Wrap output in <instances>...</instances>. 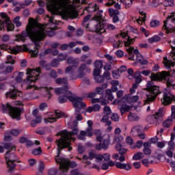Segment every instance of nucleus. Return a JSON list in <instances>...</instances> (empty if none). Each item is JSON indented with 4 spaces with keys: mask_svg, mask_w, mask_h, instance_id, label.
Segmentation results:
<instances>
[{
    "mask_svg": "<svg viewBox=\"0 0 175 175\" xmlns=\"http://www.w3.org/2000/svg\"><path fill=\"white\" fill-rule=\"evenodd\" d=\"M96 155L95 154V152L94 151L89 152V156L83 155V159H94V158H96Z\"/></svg>",
    "mask_w": 175,
    "mask_h": 175,
    "instance_id": "obj_38",
    "label": "nucleus"
},
{
    "mask_svg": "<svg viewBox=\"0 0 175 175\" xmlns=\"http://www.w3.org/2000/svg\"><path fill=\"white\" fill-rule=\"evenodd\" d=\"M32 154L33 155H40V154H42V149H40V148L35 149L32 151Z\"/></svg>",
    "mask_w": 175,
    "mask_h": 175,
    "instance_id": "obj_56",
    "label": "nucleus"
},
{
    "mask_svg": "<svg viewBox=\"0 0 175 175\" xmlns=\"http://www.w3.org/2000/svg\"><path fill=\"white\" fill-rule=\"evenodd\" d=\"M53 54V55H57L58 54V51L57 49H55L53 51V49H49L45 50V54Z\"/></svg>",
    "mask_w": 175,
    "mask_h": 175,
    "instance_id": "obj_46",
    "label": "nucleus"
},
{
    "mask_svg": "<svg viewBox=\"0 0 175 175\" xmlns=\"http://www.w3.org/2000/svg\"><path fill=\"white\" fill-rule=\"evenodd\" d=\"M165 144H166V142H159L157 144V146L158 147V148H163Z\"/></svg>",
    "mask_w": 175,
    "mask_h": 175,
    "instance_id": "obj_63",
    "label": "nucleus"
},
{
    "mask_svg": "<svg viewBox=\"0 0 175 175\" xmlns=\"http://www.w3.org/2000/svg\"><path fill=\"white\" fill-rule=\"evenodd\" d=\"M4 148L8 150L5 154V162L8 167L9 172H13L16 167V161H17V156L12 151H16V146L12 143H7L4 144Z\"/></svg>",
    "mask_w": 175,
    "mask_h": 175,
    "instance_id": "obj_6",
    "label": "nucleus"
},
{
    "mask_svg": "<svg viewBox=\"0 0 175 175\" xmlns=\"http://www.w3.org/2000/svg\"><path fill=\"white\" fill-rule=\"evenodd\" d=\"M95 31L99 33H103L106 32V29H105V25H103V23L100 22L98 25L95 26Z\"/></svg>",
    "mask_w": 175,
    "mask_h": 175,
    "instance_id": "obj_26",
    "label": "nucleus"
},
{
    "mask_svg": "<svg viewBox=\"0 0 175 175\" xmlns=\"http://www.w3.org/2000/svg\"><path fill=\"white\" fill-rule=\"evenodd\" d=\"M64 116L62 113L59 111H55V113H49L47 116V118H46L44 120V122L45 124H47L50 122L51 124L53 122H55L57 121V118H61Z\"/></svg>",
    "mask_w": 175,
    "mask_h": 175,
    "instance_id": "obj_18",
    "label": "nucleus"
},
{
    "mask_svg": "<svg viewBox=\"0 0 175 175\" xmlns=\"http://www.w3.org/2000/svg\"><path fill=\"white\" fill-rule=\"evenodd\" d=\"M55 82L57 84L66 85L64 88H56L55 90V92L57 95H61V94H65L66 92V97L59 98V102L60 103H65L66 99H69V100L72 103L75 109H84V107H85V103L83 102V97H79L76 96V94H73L72 92L68 91L69 85H68V80L66 79L58 78L55 80Z\"/></svg>",
    "mask_w": 175,
    "mask_h": 175,
    "instance_id": "obj_4",
    "label": "nucleus"
},
{
    "mask_svg": "<svg viewBox=\"0 0 175 175\" xmlns=\"http://www.w3.org/2000/svg\"><path fill=\"white\" fill-rule=\"evenodd\" d=\"M80 0H48L47 10L52 14H60L62 18H76V8Z\"/></svg>",
    "mask_w": 175,
    "mask_h": 175,
    "instance_id": "obj_2",
    "label": "nucleus"
},
{
    "mask_svg": "<svg viewBox=\"0 0 175 175\" xmlns=\"http://www.w3.org/2000/svg\"><path fill=\"white\" fill-rule=\"evenodd\" d=\"M96 162L97 163V165L100 166V161H103V155L102 154H96Z\"/></svg>",
    "mask_w": 175,
    "mask_h": 175,
    "instance_id": "obj_45",
    "label": "nucleus"
},
{
    "mask_svg": "<svg viewBox=\"0 0 175 175\" xmlns=\"http://www.w3.org/2000/svg\"><path fill=\"white\" fill-rule=\"evenodd\" d=\"M103 77H105V79H107V80H109V79H110V64H106L104 66Z\"/></svg>",
    "mask_w": 175,
    "mask_h": 175,
    "instance_id": "obj_29",
    "label": "nucleus"
},
{
    "mask_svg": "<svg viewBox=\"0 0 175 175\" xmlns=\"http://www.w3.org/2000/svg\"><path fill=\"white\" fill-rule=\"evenodd\" d=\"M116 55H117V57H118V58H122V57H124V51L121 50H118L116 52Z\"/></svg>",
    "mask_w": 175,
    "mask_h": 175,
    "instance_id": "obj_60",
    "label": "nucleus"
},
{
    "mask_svg": "<svg viewBox=\"0 0 175 175\" xmlns=\"http://www.w3.org/2000/svg\"><path fill=\"white\" fill-rule=\"evenodd\" d=\"M171 110H172V117L171 118H172L175 120V105L172 106Z\"/></svg>",
    "mask_w": 175,
    "mask_h": 175,
    "instance_id": "obj_64",
    "label": "nucleus"
},
{
    "mask_svg": "<svg viewBox=\"0 0 175 175\" xmlns=\"http://www.w3.org/2000/svg\"><path fill=\"white\" fill-rule=\"evenodd\" d=\"M40 122H42V116H38L36 120H32L31 126H36V124H40Z\"/></svg>",
    "mask_w": 175,
    "mask_h": 175,
    "instance_id": "obj_40",
    "label": "nucleus"
},
{
    "mask_svg": "<svg viewBox=\"0 0 175 175\" xmlns=\"http://www.w3.org/2000/svg\"><path fill=\"white\" fill-rule=\"evenodd\" d=\"M88 128L87 129L86 131H81L80 134L78 136V138L80 140H84L85 139V136H88L89 137H91L92 136V125L93 122L92 120H88L87 122Z\"/></svg>",
    "mask_w": 175,
    "mask_h": 175,
    "instance_id": "obj_17",
    "label": "nucleus"
},
{
    "mask_svg": "<svg viewBox=\"0 0 175 175\" xmlns=\"http://www.w3.org/2000/svg\"><path fill=\"white\" fill-rule=\"evenodd\" d=\"M113 49H118L122 47V42L120 40H115L113 42Z\"/></svg>",
    "mask_w": 175,
    "mask_h": 175,
    "instance_id": "obj_43",
    "label": "nucleus"
},
{
    "mask_svg": "<svg viewBox=\"0 0 175 175\" xmlns=\"http://www.w3.org/2000/svg\"><path fill=\"white\" fill-rule=\"evenodd\" d=\"M93 75L94 77V80H97L98 81H99V79H100V81L102 80V76H100V69L94 68Z\"/></svg>",
    "mask_w": 175,
    "mask_h": 175,
    "instance_id": "obj_33",
    "label": "nucleus"
},
{
    "mask_svg": "<svg viewBox=\"0 0 175 175\" xmlns=\"http://www.w3.org/2000/svg\"><path fill=\"white\" fill-rule=\"evenodd\" d=\"M171 47H172V51H171L170 57H172V58L174 59V61H175V47L173 46L172 45H171Z\"/></svg>",
    "mask_w": 175,
    "mask_h": 175,
    "instance_id": "obj_62",
    "label": "nucleus"
},
{
    "mask_svg": "<svg viewBox=\"0 0 175 175\" xmlns=\"http://www.w3.org/2000/svg\"><path fill=\"white\" fill-rule=\"evenodd\" d=\"M5 64H14V59L12 57V55H10L7 56Z\"/></svg>",
    "mask_w": 175,
    "mask_h": 175,
    "instance_id": "obj_50",
    "label": "nucleus"
},
{
    "mask_svg": "<svg viewBox=\"0 0 175 175\" xmlns=\"http://www.w3.org/2000/svg\"><path fill=\"white\" fill-rule=\"evenodd\" d=\"M141 16L139 18H136L135 21L139 25H142L144 21H146V14L144 12H139Z\"/></svg>",
    "mask_w": 175,
    "mask_h": 175,
    "instance_id": "obj_32",
    "label": "nucleus"
},
{
    "mask_svg": "<svg viewBox=\"0 0 175 175\" xmlns=\"http://www.w3.org/2000/svg\"><path fill=\"white\" fill-rule=\"evenodd\" d=\"M140 132H142V127L139 126H135L131 129L133 136H138L139 139H144L146 137L144 133Z\"/></svg>",
    "mask_w": 175,
    "mask_h": 175,
    "instance_id": "obj_21",
    "label": "nucleus"
},
{
    "mask_svg": "<svg viewBox=\"0 0 175 175\" xmlns=\"http://www.w3.org/2000/svg\"><path fill=\"white\" fill-rule=\"evenodd\" d=\"M103 66V64L101 61H96L95 62V69H102V67Z\"/></svg>",
    "mask_w": 175,
    "mask_h": 175,
    "instance_id": "obj_53",
    "label": "nucleus"
},
{
    "mask_svg": "<svg viewBox=\"0 0 175 175\" xmlns=\"http://www.w3.org/2000/svg\"><path fill=\"white\" fill-rule=\"evenodd\" d=\"M111 119L112 121H116V122L120 120V118L118 117V114L117 113H112L111 116Z\"/></svg>",
    "mask_w": 175,
    "mask_h": 175,
    "instance_id": "obj_55",
    "label": "nucleus"
},
{
    "mask_svg": "<svg viewBox=\"0 0 175 175\" xmlns=\"http://www.w3.org/2000/svg\"><path fill=\"white\" fill-rule=\"evenodd\" d=\"M66 58H68V55H66V54H60V55H59L58 60L64 61V60L66 59Z\"/></svg>",
    "mask_w": 175,
    "mask_h": 175,
    "instance_id": "obj_61",
    "label": "nucleus"
},
{
    "mask_svg": "<svg viewBox=\"0 0 175 175\" xmlns=\"http://www.w3.org/2000/svg\"><path fill=\"white\" fill-rule=\"evenodd\" d=\"M163 114H165V113L163 112V109H160L159 111H157L155 113V114L154 115V117L156 119L161 118V117H163Z\"/></svg>",
    "mask_w": 175,
    "mask_h": 175,
    "instance_id": "obj_39",
    "label": "nucleus"
},
{
    "mask_svg": "<svg viewBox=\"0 0 175 175\" xmlns=\"http://www.w3.org/2000/svg\"><path fill=\"white\" fill-rule=\"evenodd\" d=\"M135 83L137 84H140V82L142 81V75L139 72H137L135 75Z\"/></svg>",
    "mask_w": 175,
    "mask_h": 175,
    "instance_id": "obj_47",
    "label": "nucleus"
},
{
    "mask_svg": "<svg viewBox=\"0 0 175 175\" xmlns=\"http://www.w3.org/2000/svg\"><path fill=\"white\" fill-rule=\"evenodd\" d=\"M133 1L135 0H116V3H118V2H120V3H122V5H124V6H125L126 8H131V6H132Z\"/></svg>",
    "mask_w": 175,
    "mask_h": 175,
    "instance_id": "obj_30",
    "label": "nucleus"
},
{
    "mask_svg": "<svg viewBox=\"0 0 175 175\" xmlns=\"http://www.w3.org/2000/svg\"><path fill=\"white\" fill-rule=\"evenodd\" d=\"M107 96L101 98L100 103L103 106L105 105H109V101L110 100V90L106 91Z\"/></svg>",
    "mask_w": 175,
    "mask_h": 175,
    "instance_id": "obj_24",
    "label": "nucleus"
},
{
    "mask_svg": "<svg viewBox=\"0 0 175 175\" xmlns=\"http://www.w3.org/2000/svg\"><path fill=\"white\" fill-rule=\"evenodd\" d=\"M109 148V139H104V144L102 145V144H99L96 146V150H102V148H104L106 150V148Z\"/></svg>",
    "mask_w": 175,
    "mask_h": 175,
    "instance_id": "obj_31",
    "label": "nucleus"
},
{
    "mask_svg": "<svg viewBox=\"0 0 175 175\" xmlns=\"http://www.w3.org/2000/svg\"><path fill=\"white\" fill-rule=\"evenodd\" d=\"M175 148V144L173 141H170L168 142V150H174Z\"/></svg>",
    "mask_w": 175,
    "mask_h": 175,
    "instance_id": "obj_57",
    "label": "nucleus"
},
{
    "mask_svg": "<svg viewBox=\"0 0 175 175\" xmlns=\"http://www.w3.org/2000/svg\"><path fill=\"white\" fill-rule=\"evenodd\" d=\"M77 133H79V130L77 128L72 129V133L64 130L59 133L61 138L57 141V156L55 157V161L57 163H59V169L63 172H68V169H69V167H76V166H77V163L75 161L70 163L68 159L58 158L61 153V150H64V148H68V151H72L70 140L73 139V136H75V135H77Z\"/></svg>",
    "mask_w": 175,
    "mask_h": 175,
    "instance_id": "obj_3",
    "label": "nucleus"
},
{
    "mask_svg": "<svg viewBox=\"0 0 175 175\" xmlns=\"http://www.w3.org/2000/svg\"><path fill=\"white\" fill-rule=\"evenodd\" d=\"M129 120L131 121H137V120H139V116L135 113H130L129 115Z\"/></svg>",
    "mask_w": 175,
    "mask_h": 175,
    "instance_id": "obj_44",
    "label": "nucleus"
},
{
    "mask_svg": "<svg viewBox=\"0 0 175 175\" xmlns=\"http://www.w3.org/2000/svg\"><path fill=\"white\" fill-rule=\"evenodd\" d=\"M111 73H112V77H113V79H120V72L119 71L118 69L116 70H111Z\"/></svg>",
    "mask_w": 175,
    "mask_h": 175,
    "instance_id": "obj_41",
    "label": "nucleus"
},
{
    "mask_svg": "<svg viewBox=\"0 0 175 175\" xmlns=\"http://www.w3.org/2000/svg\"><path fill=\"white\" fill-rule=\"evenodd\" d=\"M116 166L118 169H124V170H131L132 169V165L129 163H124L120 161L116 163Z\"/></svg>",
    "mask_w": 175,
    "mask_h": 175,
    "instance_id": "obj_23",
    "label": "nucleus"
},
{
    "mask_svg": "<svg viewBox=\"0 0 175 175\" xmlns=\"http://www.w3.org/2000/svg\"><path fill=\"white\" fill-rule=\"evenodd\" d=\"M115 148L116 151L119 152V154H120V155H124L126 152H128V149L122 148V145H121V144L120 143L116 145Z\"/></svg>",
    "mask_w": 175,
    "mask_h": 175,
    "instance_id": "obj_25",
    "label": "nucleus"
},
{
    "mask_svg": "<svg viewBox=\"0 0 175 175\" xmlns=\"http://www.w3.org/2000/svg\"><path fill=\"white\" fill-rule=\"evenodd\" d=\"M77 65L76 64L72 66H69L66 69V73H69L70 75V80H76V79H81L84 77L85 73L87 72H91V70L87 67L85 64L81 65L78 69V75H74L75 70H76V68H77Z\"/></svg>",
    "mask_w": 175,
    "mask_h": 175,
    "instance_id": "obj_8",
    "label": "nucleus"
},
{
    "mask_svg": "<svg viewBox=\"0 0 175 175\" xmlns=\"http://www.w3.org/2000/svg\"><path fill=\"white\" fill-rule=\"evenodd\" d=\"M175 77V70H171V72L162 71L161 72H159L157 74L151 73L150 79L152 81H161V80H166L167 77Z\"/></svg>",
    "mask_w": 175,
    "mask_h": 175,
    "instance_id": "obj_13",
    "label": "nucleus"
},
{
    "mask_svg": "<svg viewBox=\"0 0 175 175\" xmlns=\"http://www.w3.org/2000/svg\"><path fill=\"white\" fill-rule=\"evenodd\" d=\"M161 40V37L159 36H154L152 38H149L148 41L150 43H157V42H159Z\"/></svg>",
    "mask_w": 175,
    "mask_h": 175,
    "instance_id": "obj_37",
    "label": "nucleus"
},
{
    "mask_svg": "<svg viewBox=\"0 0 175 175\" xmlns=\"http://www.w3.org/2000/svg\"><path fill=\"white\" fill-rule=\"evenodd\" d=\"M23 76H24V73L20 72L16 78V81L17 83H21L23 81Z\"/></svg>",
    "mask_w": 175,
    "mask_h": 175,
    "instance_id": "obj_51",
    "label": "nucleus"
},
{
    "mask_svg": "<svg viewBox=\"0 0 175 175\" xmlns=\"http://www.w3.org/2000/svg\"><path fill=\"white\" fill-rule=\"evenodd\" d=\"M77 150L79 154H83V152H84L85 149L84 148V146H83L81 144H79Z\"/></svg>",
    "mask_w": 175,
    "mask_h": 175,
    "instance_id": "obj_59",
    "label": "nucleus"
},
{
    "mask_svg": "<svg viewBox=\"0 0 175 175\" xmlns=\"http://www.w3.org/2000/svg\"><path fill=\"white\" fill-rule=\"evenodd\" d=\"M103 116L101 119V122H103L105 125H109L110 124V107L105 106L103 108Z\"/></svg>",
    "mask_w": 175,
    "mask_h": 175,
    "instance_id": "obj_19",
    "label": "nucleus"
},
{
    "mask_svg": "<svg viewBox=\"0 0 175 175\" xmlns=\"http://www.w3.org/2000/svg\"><path fill=\"white\" fill-rule=\"evenodd\" d=\"M174 5V0H165L164 6H173Z\"/></svg>",
    "mask_w": 175,
    "mask_h": 175,
    "instance_id": "obj_49",
    "label": "nucleus"
},
{
    "mask_svg": "<svg viewBox=\"0 0 175 175\" xmlns=\"http://www.w3.org/2000/svg\"><path fill=\"white\" fill-rule=\"evenodd\" d=\"M48 18H49V25H50V30H46V25L40 24L35 19L30 18L26 27V31L22 32L21 35L16 36V42H25V40L29 36L34 43L36 49L29 51L31 57H36L38 55L39 52L38 47H40V41L46 38V35H49V36H54L55 35L54 29H55L56 25L54 17L48 16Z\"/></svg>",
    "mask_w": 175,
    "mask_h": 175,
    "instance_id": "obj_1",
    "label": "nucleus"
},
{
    "mask_svg": "<svg viewBox=\"0 0 175 175\" xmlns=\"http://www.w3.org/2000/svg\"><path fill=\"white\" fill-rule=\"evenodd\" d=\"M110 14L112 18L113 23H118L120 21V18L118 15L120 12L118 10H121V5L119 3H117V0H110Z\"/></svg>",
    "mask_w": 175,
    "mask_h": 175,
    "instance_id": "obj_11",
    "label": "nucleus"
},
{
    "mask_svg": "<svg viewBox=\"0 0 175 175\" xmlns=\"http://www.w3.org/2000/svg\"><path fill=\"white\" fill-rule=\"evenodd\" d=\"M1 109L3 113H8L12 118H15V120H20V116L23 113V109L18 107H13L12 105L7 103L6 105L2 104Z\"/></svg>",
    "mask_w": 175,
    "mask_h": 175,
    "instance_id": "obj_9",
    "label": "nucleus"
},
{
    "mask_svg": "<svg viewBox=\"0 0 175 175\" xmlns=\"http://www.w3.org/2000/svg\"><path fill=\"white\" fill-rule=\"evenodd\" d=\"M6 98H12V99H16L17 96H23L21 92L17 91V90H13L8 92L6 94Z\"/></svg>",
    "mask_w": 175,
    "mask_h": 175,
    "instance_id": "obj_22",
    "label": "nucleus"
},
{
    "mask_svg": "<svg viewBox=\"0 0 175 175\" xmlns=\"http://www.w3.org/2000/svg\"><path fill=\"white\" fill-rule=\"evenodd\" d=\"M126 143L129 144V146H133V139L131 137H126Z\"/></svg>",
    "mask_w": 175,
    "mask_h": 175,
    "instance_id": "obj_54",
    "label": "nucleus"
},
{
    "mask_svg": "<svg viewBox=\"0 0 175 175\" xmlns=\"http://www.w3.org/2000/svg\"><path fill=\"white\" fill-rule=\"evenodd\" d=\"M0 49L1 50H7L9 53L12 54H18L20 51H28V49L25 45L20 46H13L9 47V46H6L5 44L0 45Z\"/></svg>",
    "mask_w": 175,
    "mask_h": 175,
    "instance_id": "obj_16",
    "label": "nucleus"
},
{
    "mask_svg": "<svg viewBox=\"0 0 175 175\" xmlns=\"http://www.w3.org/2000/svg\"><path fill=\"white\" fill-rule=\"evenodd\" d=\"M103 159H104L105 162L110 163V155L109 154H105L103 155Z\"/></svg>",
    "mask_w": 175,
    "mask_h": 175,
    "instance_id": "obj_58",
    "label": "nucleus"
},
{
    "mask_svg": "<svg viewBox=\"0 0 175 175\" xmlns=\"http://www.w3.org/2000/svg\"><path fill=\"white\" fill-rule=\"evenodd\" d=\"M14 23L15 24V25H16V27H21V22H20V16H16L14 19Z\"/></svg>",
    "mask_w": 175,
    "mask_h": 175,
    "instance_id": "obj_52",
    "label": "nucleus"
},
{
    "mask_svg": "<svg viewBox=\"0 0 175 175\" xmlns=\"http://www.w3.org/2000/svg\"><path fill=\"white\" fill-rule=\"evenodd\" d=\"M173 100H174V96L170 92L164 93L163 98H161V103L163 105H164V106L170 105Z\"/></svg>",
    "mask_w": 175,
    "mask_h": 175,
    "instance_id": "obj_20",
    "label": "nucleus"
},
{
    "mask_svg": "<svg viewBox=\"0 0 175 175\" xmlns=\"http://www.w3.org/2000/svg\"><path fill=\"white\" fill-rule=\"evenodd\" d=\"M151 146V144L150 142H144V155H150L151 154V149H150V147Z\"/></svg>",
    "mask_w": 175,
    "mask_h": 175,
    "instance_id": "obj_27",
    "label": "nucleus"
},
{
    "mask_svg": "<svg viewBox=\"0 0 175 175\" xmlns=\"http://www.w3.org/2000/svg\"><path fill=\"white\" fill-rule=\"evenodd\" d=\"M39 73H40V68L37 69L28 68L26 72L27 75V83H35L39 79Z\"/></svg>",
    "mask_w": 175,
    "mask_h": 175,
    "instance_id": "obj_15",
    "label": "nucleus"
},
{
    "mask_svg": "<svg viewBox=\"0 0 175 175\" xmlns=\"http://www.w3.org/2000/svg\"><path fill=\"white\" fill-rule=\"evenodd\" d=\"M144 158V153L143 152H137L133 157V161H140V159H143Z\"/></svg>",
    "mask_w": 175,
    "mask_h": 175,
    "instance_id": "obj_35",
    "label": "nucleus"
},
{
    "mask_svg": "<svg viewBox=\"0 0 175 175\" xmlns=\"http://www.w3.org/2000/svg\"><path fill=\"white\" fill-rule=\"evenodd\" d=\"M120 36L122 38H127L126 40L124 41V46L126 47V51L129 54V59H131V61H135L137 59L139 64H142V65H146L148 64L147 60L144 59L142 55L139 53V50L135 49V48L131 46V44H133V43L135 42V38H131L129 36H128V31L126 30H122L120 32ZM135 54L136 59L135 58V55L133 54Z\"/></svg>",
    "mask_w": 175,
    "mask_h": 175,
    "instance_id": "obj_5",
    "label": "nucleus"
},
{
    "mask_svg": "<svg viewBox=\"0 0 175 175\" xmlns=\"http://www.w3.org/2000/svg\"><path fill=\"white\" fill-rule=\"evenodd\" d=\"M151 28H157V27H159V22L157 20H153L150 22Z\"/></svg>",
    "mask_w": 175,
    "mask_h": 175,
    "instance_id": "obj_48",
    "label": "nucleus"
},
{
    "mask_svg": "<svg viewBox=\"0 0 175 175\" xmlns=\"http://www.w3.org/2000/svg\"><path fill=\"white\" fill-rule=\"evenodd\" d=\"M139 100V96L128 94L122 98V101L124 103L120 107V110L122 114H124L125 111H129L133 109H136V106L133 103H136Z\"/></svg>",
    "mask_w": 175,
    "mask_h": 175,
    "instance_id": "obj_7",
    "label": "nucleus"
},
{
    "mask_svg": "<svg viewBox=\"0 0 175 175\" xmlns=\"http://www.w3.org/2000/svg\"><path fill=\"white\" fill-rule=\"evenodd\" d=\"M163 64H164V66L165 68H167V69H170V68H172V66H174V62L167 59L166 57H163Z\"/></svg>",
    "mask_w": 175,
    "mask_h": 175,
    "instance_id": "obj_28",
    "label": "nucleus"
},
{
    "mask_svg": "<svg viewBox=\"0 0 175 175\" xmlns=\"http://www.w3.org/2000/svg\"><path fill=\"white\" fill-rule=\"evenodd\" d=\"M116 62H117V60H116V59L113 58L112 57H110V68H111V72L112 70H117V69H118L115 66Z\"/></svg>",
    "mask_w": 175,
    "mask_h": 175,
    "instance_id": "obj_36",
    "label": "nucleus"
},
{
    "mask_svg": "<svg viewBox=\"0 0 175 175\" xmlns=\"http://www.w3.org/2000/svg\"><path fill=\"white\" fill-rule=\"evenodd\" d=\"M0 17L2 20L0 19V29H2L5 27L7 28V31H13L14 29V25L12 23V21L8 18L6 13L1 12L0 13Z\"/></svg>",
    "mask_w": 175,
    "mask_h": 175,
    "instance_id": "obj_14",
    "label": "nucleus"
},
{
    "mask_svg": "<svg viewBox=\"0 0 175 175\" xmlns=\"http://www.w3.org/2000/svg\"><path fill=\"white\" fill-rule=\"evenodd\" d=\"M163 29L165 31V33H175V16L174 14H171L167 17V19L164 21V25Z\"/></svg>",
    "mask_w": 175,
    "mask_h": 175,
    "instance_id": "obj_12",
    "label": "nucleus"
},
{
    "mask_svg": "<svg viewBox=\"0 0 175 175\" xmlns=\"http://www.w3.org/2000/svg\"><path fill=\"white\" fill-rule=\"evenodd\" d=\"M111 84L112 85L111 91H113V92H116V91H117V90H118L117 88V85H118V81H112L111 82Z\"/></svg>",
    "mask_w": 175,
    "mask_h": 175,
    "instance_id": "obj_42",
    "label": "nucleus"
},
{
    "mask_svg": "<svg viewBox=\"0 0 175 175\" xmlns=\"http://www.w3.org/2000/svg\"><path fill=\"white\" fill-rule=\"evenodd\" d=\"M163 125L164 128H169L172 126V125H173V118L172 117H169L163 122Z\"/></svg>",
    "mask_w": 175,
    "mask_h": 175,
    "instance_id": "obj_34",
    "label": "nucleus"
},
{
    "mask_svg": "<svg viewBox=\"0 0 175 175\" xmlns=\"http://www.w3.org/2000/svg\"><path fill=\"white\" fill-rule=\"evenodd\" d=\"M147 88L148 91H149V94H147L146 103H150V102L155 100V98H157V96L159 94V87L153 85L152 81H148Z\"/></svg>",
    "mask_w": 175,
    "mask_h": 175,
    "instance_id": "obj_10",
    "label": "nucleus"
}]
</instances>
